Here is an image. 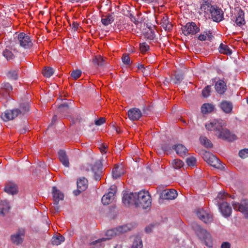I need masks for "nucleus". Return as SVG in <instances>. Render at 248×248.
Returning a JSON list of instances; mask_svg holds the SVG:
<instances>
[{
	"mask_svg": "<svg viewBox=\"0 0 248 248\" xmlns=\"http://www.w3.org/2000/svg\"><path fill=\"white\" fill-rule=\"evenodd\" d=\"M226 126V123L221 119L212 120L205 125L206 130L213 132L218 139L228 141L235 140L236 139V136L232 134Z\"/></svg>",
	"mask_w": 248,
	"mask_h": 248,
	"instance_id": "1",
	"label": "nucleus"
},
{
	"mask_svg": "<svg viewBox=\"0 0 248 248\" xmlns=\"http://www.w3.org/2000/svg\"><path fill=\"white\" fill-rule=\"evenodd\" d=\"M29 102L25 100L20 101L18 107L12 110H7L2 113L1 118L4 121L13 120L17 117H21L29 114L30 110Z\"/></svg>",
	"mask_w": 248,
	"mask_h": 248,
	"instance_id": "2",
	"label": "nucleus"
},
{
	"mask_svg": "<svg viewBox=\"0 0 248 248\" xmlns=\"http://www.w3.org/2000/svg\"><path fill=\"white\" fill-rule=\"evenodd\" d=\"M192 227L199 239L204 241L205 245L207 247H212V240L210 233L196 223L193 224Z\"/></svg>",
	"mask_w": 248,
	"mask_h": 248,
	"instance_id": "3",
	"label": "nucleus"
},
{
	"mask_svg": "<svg viewBox=\"0 0 248 248\" xmlns=\"http://www.w3.org/2000/svg\"><path fill=\"white\" fill-rule=\"evenodd\" d=\"M151 197L148 192L140 191L137 194L136 207L146 209L151 205Z\"/></svg>",
	"mask_w": 248,
	"mask_h": 248,
	"instance_id": "4",
	"label": "nucleus"
},
{
	"mask_svg": "<svg viewBox=\"0 0 248 248\" xmlns=\"http://www.w3.org/2000/svg\"><path fill=\"white\" fill-rule=\"evenodd\" d=\"M16 39V42L19 44L20 46L25 49H30L33 45L30 36L24 32L20 33L18 36L17 39Z\"/></svg>",
	"mask_w": 248,
	"mask_h": 248,
	"instance_id": "5",
	"label": "nucleus"
},
{
	"mask_svg": "<svg viewBox=\"0 0 248 248\" xmlns=\"http://www.w3.org/2000/svg\"><path fill=\"white\" fill-rule=\"evenodd\" d=\"M232 206L235 210L241 212L245 218H248V200H244L241 203L233 202Z\"/></svg>",
	"mask_w": 248,
	"mask_h": 248,
	"instance_id": "6",
	"label": "nucleus"
},
{
	"mask_svg": "<svg viewBox=\"0 0 248 248\" xmlns=\"http://www.w3.org/2000/svg\"><path fill=\"white\" fill-rule=\"evenodd\" d=\"M183 33L185 35L195 34L200 31V29L195 22L187 23L182 28Z\"/></svg>",
	"mask_w": 248,
	"mask_h": 248,
	"instance_id": "7",
	"label": "nucleus"
},
{
	"mask_svg": "<svg viewBox=\"0 0 248 248\" xmlns=\"http://www.w3.org/2000/svg\"><path fill=\"white\" fill-rule=\"evenodd\" d=\"M131 228V225L126 224L120 226L114 229H109V237H114L126 232L130 231Z\"/></svg>",
	"mask_w": 248,
	"mask_h": 248,
	"instance_id": "8",
	"label": "nucleus"
},
{
	"mask_svg": "<svg viewBox=\"0 0 248 248\" xmlns=\"http://www.w3.org/2000/svg\"><path fill=\"white\" fill-rule=\"evenodd\" d=\"M137 199V194L136 193H124L122 201L126 206H129L131 205L136 206Z\"/></svg>",
	"mask_w": 248,
	"mask_h": 248,
	"instance_id": "9",
	"label": "nucleus"
},
{
	"mask_svg": "<svg viewBox=\"0 0 248 248\" xmlns=\"http://www.w3.org/2000/svg\"><path fill=\"white\" fill-rule=\"evenodd\" d=\"M196 213L198 218L204 223H209L212 221V215L206 212L205 210L199 209L196 210Z\"/></svg>",
	"mask_w": 248,
	"mask_h": 248,
	"instance_id": "10",
	"label": "nucleus"
},
{
	"mask_svg": "<svg viewBox=\"0 0 248 248\" xmlns=\"http://www.w3.org/2000/svg\"><path fill=\"white\" fill-rule=\"evenodd\" d=\"M213 21L219 22L223 19L224 13L221 8L214 6L210 13Z\"/></svg>",
	"mask_w": 248,
	"mask_h": 248,
	"instance_id": "11",
	"label": "nucleus"
},
{
	"mask_svg": "<svg viewBox=\"0 0 248 248\" xmlns=\"http://www.w3.org/2000/svg\"><path fill=\"white\" fill-rule=\"evenodd\" d=\"M25 235V230L23 228L19 229L16 233L11 236V240L15 244L18 245L23 242V237Z\"/></svg>",
	"mask_w": 248,
	"mask_h": 248,
	"instance_id": "12",
	"label": "nucleus"
},
{
	"mask_svg": "<svg viewBox=\"0 0 248 248\" xmlns=\"http://www.w3.org/2000/svg\"><path fill=\"white\" fill-rule=\"evenodd\" d=\"M102 165L100 160H96L93 165H91V170L93 172L96 180L100 179L102 173Z\"/></svg>",
	"mask_w": 248,
	"mask_h": 248,
	"instance_id": "13",
	"label": "nucleus"
},
{
	"mask_svg": "<svg viewBox=\"0 0 248 248\" xmlns=\"http://www.w3.org/2000/svg\"><path fill=\"white\" fill-rule=\"evenodd\" d=\"M127 115L129 119L134 121L139 120L142 116V113L139 108H134L128 110Z\"/></svg>",
	"mask_w": 248,
	"mask_h": 248,
	"instance_id": "14",
	"label": "nucleus"
},
{
	"mask_svg": "<svg viewBox=\"0 0 248 248\" xmlns=\"http://www.w3.org/2000/svg\"><path fill=\"white\" fill-rule=\"evenodd\" d=\"M177 193L174 189L165 190L160 194V198L165 200H173L177 197Z\"/></svg>",
	"mask_w": 248,
	"mask_h": 248,
	"instance_id": "15",
	"label": "nucleus"
},
{
	"mask_svg": "<svg viewBox=\"0 0 248 248\" xmlns=\"http://www.w3.org/2000/svg\"><path fill=\"white\" fill-rule=\"evenodd\" d=\"M4 191L9 194L15 195L18 192L17 186L12 182H9L6 184Z\"/></svg>",
	"mask_w": 248,
	"mask_h": 248,
	"instance_id": "16",
	"label": "nucleus"
},
{
	"mask_svg": "<svg viewBox=\"0 0 248 248\" xmlns=\"http://www.w3.org/2000/svg\"><path fill=\"white\" fill-rule=\"evenodd\" d=\"M219 209L224 217H229L232 214V207L227 202H223L220 204Z\"/></svg>",
	"mask_w": 248,
	"mask_h": 248,
	"instance_id": "17",
	"label": "nucleus"
},
{
	"mask_svg": "<svg viewBox=\"0 0 248 248\" xmlns=\"http://www.w3.org/2000/svg\"><path fill=\"white\" fill-rule=\"evenodd\" d=\"M106 3L107 2L103 1L100 5V11L106 14V16H104L105 18H102L101 19L102 24L105 26L108 25V14H107L108 12V4Z\"/></svg>",
	"mask_w": 248,
	"mask_h": 248,
	"instance_id": "18",
	"label": "nucleus"
},
{
	"mask_svg": "<svg viewBox=\"0 0 248 248\" xmlns=\"http://www.w3.org/2000/svg\"><path fill=\"white\" fill-rule=\"evenodd\" d=\"M207 163L218 169L222 170L224 168L223 165L221 163L220 161L212 154L210 157V159H208Z\"/></svg>",
	"mask_w": 248,
	"mask_h": 248,
	"instance_id": "19",
	"label": "nucleus"
},
{
	"mask_svg": "<svg viewBox=\"0 0 248 248\" xmlns=\"http://www.w3.org/2000/svg\"><path fill=\"white\" fill-rule=\"evenodd\" d=\"M52 195L54 204H58L60 200H63V194L56 187L52 188Z\"/></svg>",
	"mask_w": 248,
	"mask_h": 248,
	"instance_id": "20",
	"label": "nucleus"
},
{
	"mask_svg": "<svg viewBox=\"0 0 248 248\" xmlns=\"http://www.w3.org/2000/svg\"><path fill=\"white\" fill-rule=\"evenodd\" d=\"M215 90L217 93L223 94L227 90V86L226 83L223 80L220 79L217 81L215 84Z\"/></svg>",
	"mask_w": 248,
	"mask_h": 248,
	"instance_id": "21",
	"label": "nucleus"
},
{
	"mask_svg": "<svg viewBox=\"0 0 248 248\" xmlns=\"http://www.w3.org/2000/svg\"><path fill=\"white\" fill-rule=\"evenodd\" d=\"M219 107L225 113H231L232 110L233 105L230 101L225 100L220 103Z\"/></svg>",
	"mask_w": 248,
	"mask_h": 248,
	"instance_id": "22",
	"label": "nucleus"
},
{
	"mask_svg": "<svg viewBox=\"0 0 248 248\" xmlns=\"http://www.w3.org/2000/svg\"><path fill=\"white\" fill-rule=\"evenodd\" d=\"M107 58L103 57L100 55H98L94 57L93 59L92 62L95 66L102 67L107 64Z\"/></svg>",
	"mask_w": 248,
	"mask_h": 248,
	"instance_id": "23",
	"label": "nucleus"
},
{
	"mask_svg": "<svg viewBox=\"0 0 248 248\" xmlns=\"http://www.w3.org/2000/svg\"><path fill=\"white\" fill-rule=\"evenodd\" d=\"M172 149L176 151L177 154L181 156L186 155L188 151L186 147L181 144H178L173 146Z\"/></svg>",
	"mask_w": 248,
	"mask_h": 248,
	"instance_id": "24",
	"label": "nucleus"
},
{
	"mask_svg": "<svg viewBox=\"0 0 248 248\" xmlns=\"http://www.w3.org/2000/svg\"><path fill=\"white\" fill-rule=\"evenodd\" d=\"M59 158L61 162L66 167L69 166L68 157L65 151L60 150L58 152Z\"/></svg>",
	"mask_w": 248,
	"mask_h": 248,
	"instance_id": "25",
	"label": "nucleus"
},
{
	"mask_svg": "<svg viewBox=\"0 0 248 248\" xmlns=\"http://www.w3.org/2000/svg\"><path fill=\"white\" fill-rule=\"evenodd\" d=\"M10 209L9 203L6 201L0 202V216L4 217Z\"/></svg>",
	"mask_w": 248,
	"mask_h": 248,
	"instance_id": "26",
	"label": "nucleus"
},
{
	"mask_svg": "<svg viewBox=\"0 0 248 248\" xmlns=\"http://www.w3.org/2000/svg\"><path fill=\"white\" fill-rule=\"evenodd\" d=\"M235 23L236 25L238 26H241L245 24L244 12L242 10H240L237 13L235 20Z\"/></svg>",
	"mask_w": 248,
	"mask_h": 248,
	"instance_id": "27",
	"label": "nucleus"
},
{
	"mask_svg": "<svg viewBox=\"0 0 248 248\" xmlns=\"http://www.w3.org/2000/svg\"><path fill=\"white\" fill-rule=\"evenodd\" d=\"M123 173V172L122 170V167L118 164H115L114 168L112 170V176L113 179H116L120 177Z\"/></svg>",
	"mask_w": 248,
	"mask_h": 248,
	"instance_id": "28",
	"label": "nucleus"
},
{
	"mask_svg": "<svg viewBox=\"0 0 248 248\" xmlns=\"http://www.w3.org/2000/svg\"><path fill=\"white\" fill-rule=\"evenodd\" d=\"M161 24L165 31H170L172 28V24L169 21L167 16H164L161 21Z\"/></svg>",
	"mask_w": 248,
	"mask_h": 248,
	"instance_id": "29",
	"label": "nucleus"
},
{
	"mask_svg": "<svg viewBox=\"0 0 248 248\" xmlns=\"http://www.w3.org/2000/svg\"><path fill=\"white\" fill-rule=\"evenodd\" d=\"M214 6H212L208 1H203L201 6V9L204 13L208 14L211 13L212 8Z\"/></svg>",
	"mask_w": 248,
	"mask_h": 248,
	"instance_id": "30",
	"label": "nucleus"
},
{
	"mask_svg": "<svg viewBox=\"0 0 248 248\" xmlns=\"http://www.w3.org/2000/svg\"><path fill=\"white\" fill-rule=\"evenodd\" d=\"M214 108L215 107L213 104L210 103H204L201 107V111L203 114H207L213 111Z\"/></svg>",
	"mask_w": 248,
	"mask_h": 248,
	"instance_id": "31",
	"label": "nucleus"
},
{
	"mask_svg": "<svg viewBox=\"0 0 248 248\" xmlns=\"http://www.w3.org/2000/svg\"><path fill=\"white\" fill-rule=\"evenodd\" d=\"M71 101L70 102H64L63 104L60 105L58 107L59 111L64 114L66 115L67 113H68V111L69 110V104H71Z\"/></svg>",
	"mask_w": 248,
	"mask_h": 248,
	"instance_id": "32",
	"label": "nucleus"
},
{
	"mask_svg": "<svg viewBox=\"0 0 248 248\" xmlns=\"http://www.w3.org/2000/svg\"><path fill=\"white\" fill-rule=\"evenodd\" d=\"M77 187L82 190H85L88 186V180L85 178H80L77 181Z\"/></svg>",
	"mask_w": 248,
	"mask_h": 248,
	"instance_id": "33",
	"label": "nucleus"
},
{
	"mask_svg": "<svg viewBox=\"0 0 248 248\" xmlns=\"http://www.w3.org/2000/svg\"><path fill=\"white\" fill-rule=\"evenodd\" d=\"M142 242L141 237L139 236L133 237L132 248H142Z\"/></svg>",
	"mask_w": 248,
	"mask_h": 248,
	"instance_id": "34",
	"label": "nucleus"
},
{
	"mask_svg": "<svg viewBox=\"0 0 248 248\" xmlns=\"http://www.w3.org/2000/svg\"><path fill=\"white\" fill-rule=\"evenodd\" d=\"M219 52L226 55H231L232 53V50L227 45L221 43L219 45Z\"/></svg>",
	"mask_w": 248,
	"mask_h": 248,
	"instance_id": "35",
	"label": "nucleus"
},
{
	"mask_svg": "<svg viewBox=\"0 0 248 248\" xmlns=\"http://www.w3.org/2000/svg\"><path fill=\"white\" fill-rule=\"evenodd\" d=\"M183 79V75L181 73H178L175 74L174 77L171 78L170 80L174 84H179Z\"/></svg>",
	"mask_w": 248,
	"mask_h": 248,
	"instance_id": "36",
	"label": "nucleus"
},
{
	"mask_svg": "<svg viewBox=\"0 0 248 248\" xmlns=\"http://www.w3.org/2000/svg\"><path fill=\"white\" fill-rule=\"evenodd\" d=\"M148 28L149 30L145 32L144 36L148 40H154L155 38V32L152 29L151 26Z\"/></svg>",
	"mask_w": 248,
	"mask_h": 248,
	"instance_id": "37",
	"label": "nucleus"
},
{
	"mask_svg": "<svg viewBox=\"0 0 248 248\" xmlns=\"http://www.w3.org/2000/svg\"><path fill=\"white\" fill-rule=\"evenodd\" d=\"M200 140L201 144L206 148H212L213 147L211 141L206 137H201Z\"/></svg>",
	"mask_w": 248,
	"mask_h": 248,
	"instance_id": "38",
	"label": "nucleus"
},
{
	"mask_svg": "<svg viewBox=\"0 0 248 248\" xmlns=\"http://www.w3.org/2000/svg\"><path fill=\"white\" fill-rule=\"evenodd\" d=\"M117 190V186L114 185H111L109 187V202H112L114 200Z\"/></svg>",
	"mask_w": 248,
	"mask_h": 248,
	"instance_id": "39",
	"label": "nucleus"
},
{
	"mask_svg": "<svg viewBox=\"0 0 248 248\" xmlns=\"http://www.w3.org/2000/svg\"><path fill=\"white\" fill-rule=\"evenodd\" d=\"M171 165L175 169H178L184 166V163L179 159H175L172 161Z\"/></svg>",
	"mask_w": 248,
	"mask_h": 248,
	"instance_id": "40",
	"label": "nucleus"
},
{
	"mask_svg": "<svg viewBox=\"0 0 248 248\" xmlns=\"http://www.w3.org/2000/svg\"><path fill=\"white\" fill-rule=\"evenodd\" d=\"M53 73V69L49 67H45L42 70L43 75L46 78L50 77Z\"/></svg>",
	"mask_w": 248,
	"mask_h": 248,
	"instance_id": "41",
	"label": "nucleus"
},
{
	"mask_svg": "<svg viewBox=\"0 0 248 248\" xmlns=\"http://www.w3.org/2000/svg\"><path fill=\"white\" fill-rule=\"evenodd\" d=\"M64 241V238L62 235L56 236L53 237L51 240V243L53 245H59L61 244L62 242Z\"/></svg>",
	"mask_w": 248,
	"mask_h": 248,
	"instance_id": "42",
	"label": "nucleus"
},
{
	"mask_svg": "<svg viewBox=\"0 0 248 248\" xmlns=\"http://www.w3.org/2000/svg\"><path fill=\"white\" fill-rule=\"evenodd\" d=\"M118 209L113 206L109 208V219H115L118 215Z\"/></svg>",
	"mask_w": 248,
	"mask_h": 248,
	"instance_id": "43",
	"label": "nucleus"
},
{
	"mask_svg": "<svg viewBox=\"0 0 248 248\" xmlns=\"http://www.w3.org/2000/svg\"><path fill=\"white\" fill-rule=\"evenodd\" d=\"M3 56L7 59V60L9 61L10 60H13L15 56L12 52V51L6 49L4 50L2 53Z\"/></svg>",
	"mask_w": 248,
	"mask_h": 248,
	"instance_id": "44",
	"label": "nucleus"
},
{
	"mask_svg": "<svg viewBox=\"0 0 248 248\" xmlns=\"http://www.w3.org/2000/svg\"><path fill=\"white\" fill-rule=\"evenodd\" d=\"M211 86L210 85L206 86L202 91V95L205 98H207L210 95L211 92Z\"/></svg>",
	"mask_w": 248,
	"mask_h": 248,
	"instance_id": "45",
	"label": "nucleus"
},
{
	"mask_svg": "<svg viewBox=\"0 0 248 248\" xmlns=\"http://www.w3.org/2000/svg\"><path fill=\"white\" fill-rule=\"evenodd\" d=\"M7 76L9 78L14 79L16 80L18 78V71L17 70H11L9 71L7 74Z\"/></svg>",
	"mask_w": 248,
	"mask_h": 248,
	"instance_id": "46",
	"label": "nucleus"
},
{
	"mask_svg": "<svg viewBox=\"0 0 248 248\" xmlns=\"http://www.w3.org/2000/svg\"><path fill=\"white\" fill-rule=\"evenodd\" d=\"M127 14H125V15L127 16H128L130 19H131V20L135 23V24L137 26V27L138 26V25L139 24H140V23L138 20L136 19V17H135V16L133 15V14H132L131 13H130L129 11H127Z\"/></svg>",
	"mask_w": 248,
	"mask_h": 248,
	"instance_id": "47",
	"label": "nucleus"
},
{
	"mask_svg": "<svg viewBox=\"0 0 248 248\" xmlns=\"http://www.w3.org/2000/svg\"><path fill=\"white\" fill-rule=\"evenodd\" d=\"M186 163L189 166H194L196 163V159L195 157L191 156L186 159Z\"/></svg>",
	"mask_w": 248,
	"mask_h": 248,
	"instance_id": "48",
	"label": "nucleus"
},
{
	"mask_svg": "<svg viewBox=\"0 0 248 248\" xmlns=\"http://www.w3.org/2000/svg\"><path fill=\"white\" fill-rule=\"evenodd\" d=\"M81 75V71L80 70H73L71 73V76L74 79L78 78Z\"/></svg>",
	"mask_w": 248,
	"mask_h": 248,
	"instance_id": "49",
	"label": "nucleus"
},
{
	"mask_svg": "<svg viewBox=\"0 0 248 248\" xmlns=\"http://www.w3.org/2000/svg\"><path fill=\"white\" fill-rule=\"evenodd\" d=\"M239 156L242 158L248 157V149L245 148L241 150L238 153Z\"/></svg>",
	"mask_w": 248,
	"mask_h": 248,
	"instance_id": "50",
	"label": "nucleus"
},
{
	"mask_svg": "<svg viewBox=\"0 0 248 248\" xmlns=\"http://www.w3.org/2000/svg\"><path fill=\"white\" fill-rule=\"evenodd\" d=\"M140 51L142 52L145 53L149 49V46L147 45V43H143L140 44Z\"/></svg>",
	"mask_w": 248,
	"mask_h": 248,
	"instance_id": "51",
	"label": "nucleus"
},
{
	"mask_svg": "<svg viewBox=\"0 0 248 248\" xmlns=\"http://www.w3.org/2000/svg\"><path fill=\"white\" fill-rule=\"evenodd\" d=\"M122 60L125 64L128 65L130 63V59L128 54H124L122 57Z\"/></svg>",
	"mask_w": 248,
	"mask_h": 248,
	"instance_id": "52",
	"label": "nucleus"
},
{
	"mask_svg": "<svg viewBox=\"0 0 248 248\" xmlns=\"http://www.w3.org/2000/svg\"><path fill=\"white\" fill-rule=\"evenodd\" d=\"M108 238H102L101 239H99L95 241H94L90 244V248H94L92 246L96 245L98 244H100L102 242L106 241Z\"/></svg>",
	"mask_w": 248,
	"mask_h": 248,
	"instance_id": "53",
	"label": "nucleus"
},
{
	"mask_svg": "<svg viewBox=\"0 0 248 248\" xmlns=\"http://www.w3.org/2000/svg\"><path fill=\"white\" fill-rule=\"evenodd\" d=\"M212 153L208 151H204L202 153V157L204 161H205L207 163L208 161V159H210V157Z\"/></svg>",
	"mask_w": 248,
	"mask_h": 248,
	"instance_id": "54",
	"label": "nucleus"
},
{
	"mask_svg": "<svg viewBox=\"0 0 248 248\" xmlns=\"http://www.w3.org/2000/svg\"><path fill=\"white\" fill-rule=\"evenodd\" d=\"M2 88L5 90L7 93H9L13 90L12 86L9 83L2 84Z\"/></svg>",
	"mask_w": 248,
	"mask_h": 248,
	"instance_id": "55",
	"label": "nucleus"
},
{
	"mask_svg": "<svg viewBox=\"0 0 248 248\" xmlns=\"http://www.w3.org/2000/svg\"><path fill=\"white\" fill-rule=\"evenodd\" d=\"M102 202L104 205H108V193L105 194L102 197L101 200Z\"/></svg>",
	"mask_w": 248,
	"mask_h": 248,
	"instance_id": "56",
	"label": "nucleus"
},
{
	"mask_svg": "<svg viewBox=\"0 0 248 248\" xmlns=\"http://www.w3.org/2000/svg\"><path fill=\"white\" fill-rule=\"evenodd\" d=\"M161 149L165 152L170 151L171 150L170 146L168 143H164L162 145Z\"/></svg>",
	"mask_w": 248,
	"mask_h": 248,
	"instance_id": "57",
	"label": "nucleus"
},
{
	"mask_svg": "<svg viewBox=\"0 0 248 248\" xmlns=\"http://www.w3.org/2000/svg\"><path fill=\"white\" fill-rule=\"evenodd\" d=\"M107 148L108 146L105 143L102 144L100 147H99L100 151L102 154H106L107 153L106 150L107 149Z\"/></svg>",
	"mask_w": 248,
	"mask_h": 248,
	"instance_id": "58",
	"label": "nucleus"
},
{
	"mask_svg": "<svg viewBox=\"0 0 248 248\" xmlns=\"http://www.w3.org/2000/svg\"><path fill=\"white\" fill-rule=\"evenodd\" d=\"M204 33H206L207 40L209 41H211L214 38V36L212 34V32L210 31H204Z\"/></svg>",
	"mask_w": 248,
	"mask_h": 248,
	"instance_id": "59",
	"label": "nucleus"
},
{
	"mask_svg": "<svg viewBox=\"0 0 248 248\" xmlns=\"http://www.w3.org/2000/svg\"><path fill=\"white\" fill-rule=\"evenodd\" d=\"M106 119L104 117H101L98 120L95 121V124L97 125H100L105 122Z\"/></svg>",
	"mask_w": 248,
	"mask_h": 248,
	"instance_id": "60",
	"label": "nucleus"
},
{
	"mask_svg": "<svg viewBox=\"0 0 248 248\" xmlns=\"http://www.w3.org/2000/svg\"><path fill=\"white\" fill-rule=\"evenodd\" d=\"M227 195L224 191H222L218 194L217 198L223 200Z\"/></svg>",
	"mask_w": 248,
	"mask_h": 248,
	"instance_id": "61",
	"label": "nucleus"
},
{
	"mask_svg": "<svg viewBox=\"0 0 248 248\" xmlns=\"http://www.w3.org/2000/svg\"><path fill=\"white\" fill-rule=\"evenodd\" d=\"M29 130L28 125L24 124L23 126V128L19 129L20 134H23L26 133V132Z\"/></svg>",
	"mask_w": 248,
	"mask_h": 248,
	"instance_id": "62",
	"label": "nucleus"
},
{
	"mask_svg": "<svg viewBox=\"0 0 248 248\" xmlns=\"http://www.w3.org/2000/svg\"><path fill=\"white\" fill-rule=\"evenodd\" d=\"M108 31L104 30H102L99 32V36L100 37V38L103 39L105 37H107V33Z\"/></svg>",
	"mask_w": 248,
	"mask_h": 248,
	"instance_id": "63",
	"label": "nucleus"
},
{
	"mask_svg": "<svg viewBox=\"0 0 248 248\" xmlns=\"http://www.w3.org/2000/svg\"><path fill=\"white\" fill-rule=\"evenodd\" d=\"M111 127L112 129V130L115 131L116 133H118V134L120 133V130L119 129V128L118 127H117L115 125V123H112L111 124Z\"/></svg>",
	"mask_w": 248,
	"mask_h": 248,
	"instance_id": "64",
	"label": "nucleus"
}]
</instances>
